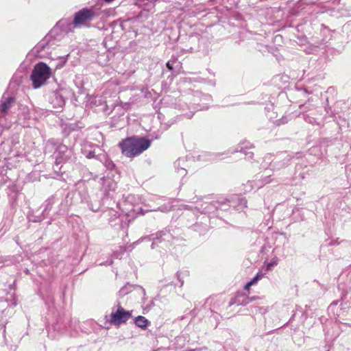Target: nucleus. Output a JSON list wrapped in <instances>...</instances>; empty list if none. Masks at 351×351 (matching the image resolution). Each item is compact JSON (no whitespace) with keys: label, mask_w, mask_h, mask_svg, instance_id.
<instances>
[{"label":"nucleus","mask_w":351,"mask_h":351,"mask_svg":"<svg viewBox=\"0 0 351 351\" xmlns=\"http://www.w3.org/2000/svg\"><path fill=\"white\" fill-rule=\"evenodd\" d=\"M151 142L145 138L130 137L119 143L122 154L128 158H134L147 149Z\"/></svg>","instance_id":"obj_1"},{"label":"nucleus","mask_w":351,"mask_h":351,"mask_svg":"<svg viewBox=\"0 0 351 351\" xmlns=\"http://www.w3.org/2000/svg\"><path fill=\"white\" fill-rule=\"evenodd\" d=\"M51 75V70L48 65L44 62L36 64L34 67L30 77L33 87L34 88H40L45 84Z\"/></svg>","instance_id":"obj_2"},{"label":"nucleus","mask_w":351,"mask_h":351,"mask_svg":"<svg viewBox=\"0 0 351 351\" xmlns=\"http://www.w3.org/2000/svg\"><path fill=\"white\" fill-rule=\"evenodd\" d=\"M132 317V311H126L120 304L118 305L115 312H112L110 315V324L119 326L125 323Z\"/></svg>","instance_id":"obj_3"},{"label":"nucleus","mask_w":351,"mask_h":351,"mask_svg":"<svg viewBox=\"0 0 351 351\" xmlns=\"http://www.w3.org/2000/svg\"><path fill=\"white\" fill-rule=\"evenodd\" d=\"M95 16V12L87 8L82 9L75 13L74 16V25L78 27L84 25L86 22L92 20Z\"/></svg>","instance_id":"obj_4"},{"label":"nucleus","mask_w":351,"mask_h":351,"mask_svg":"<svg viewBox=\"0 0 351 351\" xmlns=\"http://www.w3.org/2000/svg\"><path fill=\"white\" fill-rule=\"evenodd\" d=\"M13 102V97H2L0 104V116H3L8 112Z\"/></svg>","instance_id":"obj_5"},{"label":"nucleus","mask_w":351,"mask_h":351,"mask_svg":"<svg viewBox=\"0 0 351 351\" xmlns=\"http://www.w3.org/2000/svg\"><path fill=\"white\" fill-rule=\"evenodd\" d=\"M134 323L139 328L144 329L147 327L148 321L145 317L139 315L135 318Z\"/></svg>","instance_id":"obj_6"},{"label":"nucleus","mask_w":351,"mask_h":351,"mask_svg":"<svg viewBox=\"0 0 351 351\" xmlns=\"http://www.w3.org/2000/svg\"><path fill=\"white\" fill-rule=\"evenodd\" d=\"M263 277V274H257L256 276L255 277H254L252 279V282L255 285L259 280H261L262 278Z\"/></svg>","instance_id":"obj_7"},{"label":"nucleus","mask_w":351,"mask_h":351,"mask_svg":"<svg viewBox=\"0 0 351 351\" xmlns=\"http://www.w3.org/2000/svg\"><path fill=\"white\" fill-rule=\"evenodd\" d=\"M276 265H277V261L273 260L270 263H267V265L266 266V269H267V270H270L272 267H274Z\"/></svg>","instance_id":"obj_8"},{"label":"nucleus","mask_w":351,"mask_h":351,"mask_svg":"<svg viewBox=\"0 0 351 351\" xmlns=\"http://www.w3.org/2000/svg\"><path fill=\"white\" fill-rule=\"evenodd\" d=\"M178 173H180L181 176H184L186 175V170L183 168L178 169Z\"/></svg>","instance_id":"obj_9"},{"label":"nucleus","mask_w":351,"mask_h":351,"mask_svg":"<svg viewBox=\"0 0 351 351\" xmlns=\"http://www.w3.org/2000/svg\"><path fill=\"white\" fill-rule=\"evenodd\" d=\"M256 297L247 298V301H246V302L244 303V304H247L249 302V301H253V300H256Z\"/></svg>","instance_id":"obj_10"},{"label":"nucleus","mask_w":351,"mask_h":351,"mask_svg":"<svg viewBox=\"0 0 351 351\" xmlns=\"http://www.w3.org/2000/svg\"><path fill=\"white\" fill-rule=\"evenodd\" d=\"M167 67L169 69V70H172L173 69V66H172V64H171L170 61H169L167 63Z\"/></svg>","instance_id":"obj_11"},{"label":"nucleus","mask_w":351,"mask_h":351,"mask_svg":"<svg viewBox=\"0 0 351 351\" xmlns=\"http://www.w3.org/2000/svg\"><path fill=\"white\" fill-rule=\"evenodd\" d=\"M250 287H251V286H250V285H249V283L247 282V283L245 285V287H244V289H245V290H249V289H250Z\"/></svg>","instance_id":"obj_12"},{"label":"nucleus","mask_w":351,"mask_h":351,"mask_svg":"<svg viewBox=\"0 0 351 351\" xmlns=\"http://www.w3.org/2000/svg\"><path fill=\"white\" fill-rule=\"evenodd\" d=\"M248 283H249V285H250V286L254 285V284L252 282V281L248 282Z\"/></svg>","instance_id":"obj_13"}]
</instances>
